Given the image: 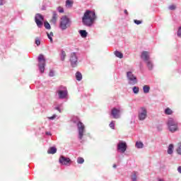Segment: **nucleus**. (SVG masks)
I'll list each match as a JSON object with an SVG mask.
<instances>
[{
    "label": "nucleus",
    "instance_id": "33",
    "mask_svg": "<svg viewBox=\"0 0 181 181\" xmlns=\"http://www.w3.org/2000/svg\"><path fill=\"white\" fill-rule=\"evenodd\" d=\"M66 6H71L73 5V2L70 0H66Z\"/></svg>",
    "mask_w": 181,
    "mask_h": 181
},
{
    "label": "nucleus",
    "instance_id": "35",
    "mask_svg": "<svg viewBox=\"0 0 181 181\" xmlns=\"http://www.w3.org/2000/svg\"><path fill=\"white\" fill-rule=\"evenodd\" d=\"M177 35L178 36V37H181V26L179 27L178 30L177 32Z\"/></svg>",
    "mask_w": 181,
    "mask_h": 181
},
{
    "label": "nucleus",
    "instance_id": "38",
    "mask_svg": "<svg viewBox=\"0 0 181 181\" xmlns=\"http://www.w3.org/2000/svg\"><path fill=\"white\" fill-rule=\"evenodd\" d=\"M49 77H54V71L51 70L49 74Z\"/></svg>",
    "mask_w": 181,
    "mask_h": 181
},
{
    "label": "nucleus",
    "instance_id": "36",
    "mask_svg": "<svg viewBox=\"0 0 181 181\" xmlns=\"http://www.w3.org/2000/svg\"><path fill=\"white\" fill-rule=\"evenodd\" d=\"M35 45H37V46H40V40L39 38H35Z\"/></svg>",
    "mask_w": 181,
    "mask_h": 181
},
{
    "label": "nucleus",
    "instance_id": "19",
    "mask_svg": "<svg viewBox=\"0 0 181 181\" xmlns=\"http://www.w3.org/2000/svg\"><path fill=\"white\" fill-rule=\"evenodd\" d=\"M76 78L78 81H81L83 79V75L80 73V71H77L76 73Z\"/></svg>",
    "mask_w": 181,
    "mask_h": 181
},
{
    "label": "nucleus",
    "instance_id": "37",
    "mask_svg": "<svg viewBox=\"0 0 181 181\" xmlns=\"http://www.w3.org/2000/svg\"><path fill=\"white\" fill-rule=\"evenodd\" d=\"M168 8H169L170 11H175V9H176V6H175V5L169 6Z\"/></svg>",
    "mask_w": 181,
    "mask_h": 181
},
{
    "label": "nucleus",
    "instance_id": "39",
    "mask_svg": "<svg viewBox=\"0 0 181 181\" xmlns=\"http://www.w3.org/2000/svg\"><path fill=\"white\" fill-rule=\"evenodd\" d=\"M134 22L136 25H141V23H142V21L139 20H134Z\"/></svg>",
    "mask_w": 181,
    "mask_h": 181
},
{
    "label": "nucleus",
    "instance_id": "11",
    "mask_svg": "<svg viewBox=\"0 0 181 181\" xmlns=\"http://www.w3.org/2000/svg\"><path fill=\"white\" fill-rule=\"evenodd\" d=\"M127 143L122 141H119L117 144V151H120L122 153H124L125 151H127Z\"/></svg>",
    "mask_w": 181,
    "mask_h": 181
},
{
    "label": "nucleus",
    "instance_id": "32",
    "mask_svg": "<svg viewBox=\"0 0 181 181\" xmlns=\"http://www.w3.org/2000/svg\"><path fill=\"white\" fill-rule=\"evenodd\" d=\"M133 93L138 94V93H139V88L138 86L133 87Z\"/></svg>",
    "mask_w": 181,
    "mask_h": 181
},
{
    "label": "nucleus",
    "instance_id": "17",
    "mask_svg": "<svg viewBox=\"0 0 181 181\" xmlns=\"http://www.w3.org/2000/svg\"><path fill=\"white\" fill-rule=\"evenodd\" d=\"M56 152H57V148H56V147H50L47 151V153H50L52 155H54Z\"/></svg>",
    "mask_w": 181,
    "mask_h": 181
},
{
    "label": "nucleus",
    "instance_id": "41",
    "mask_svg": "<svg viewBox=\"0 0 181 181\" xmlns=\"http://www.w3.org/2000/svg\"><path fill=\"white\" fill-rule=\"evenodd\" d=\"M54 110H57V111H59V112H62V110H60L59 107H55Z\"/></svg>",
    "mask_w": 181,
    "mask_h": 181
},
{
    "label": "nucleus",
    "instance_id": "44",
    "mask_svg": "<svg viewBox=\"0 0 181 181\" xmlns=\"http://www.w3.org/2000/svg\"><path fill=\"white\" fill-rule=\"evenodd\" d=\"M177 170H178V173H181V166H179V167L177 168Z\"/></svg>",
    "mask_w": 181,
    "mask_h": 181
},
{
    "label": "nucleus",
    "instance_id": "3",
    "mask_svg": "<svg viewBox=\"0 0 181 181\" xmlns=\"http://www.w3.org/2000/svg\"><path fill=\"white\" fill-rule=\"evenodd\" d=\"M70 26V18L66 16H63L60 19L59 28L62 30H66Z\"/></svg>",
    "mask_w": 181,
    "mask_h": 181
},
{
    "label": "nucleus",
    "instance_id": "20",
    "mask_svg": "<svg viewBox=\"0 0 181 181\" xmlns=\"http://www.w3.org/2000/svg\"><path fill=\"white\" fill-rule=\"evenodd\" d=\"M79 35H81V37H87V35H88V33L86 30H79Z\"/></svg>",
    "mask_w": 181,
    "mask_h": 181
},
{
    "label": "nucleus",
    "instance_id": "46",
    "mask_svg": "<svg viewBox=\"0 0 181 181\" xmlns=\"http://www.w3.org/2000/svg\"><path fill=\"white\" fill-rule=\"evenodd\" d=\"M113 168H117V165H116V164H114V165H113Z\"/></svg>",
    "mask_w": 181,
    "mask_h": 181
},
{
    "label": "nucleus",
    "instance_id": "30",
    "mask_svg": "<svg viewBox=\"0 0 181 181\" xmlns=\"http://www.w3.org/2000/svg\"><path fill=\"white\" fill-rule=\"evenodd\" d=\"M77 163H78L79 165H82V163H84V158L78 157L77 158Z\"/></svg>",
    "mask_w": 181,
    "mask_h": 181
},
{
    "label": "nucleus",
    "instance_id": "22",
    "mask_svg": "<svg viewBox=\"0 0 181 181\" xmlns=\"http://www.w3.org/2000/svg\"><path fill=\"white\" fill-rule=\"evenodd\" d=\"M149 90H151V87H149L148 85H145L143 87V91L145 94H148V93H149Z\"/></svg>",
    "mask_w": 181,
    "mask_h": 181
},
{
    "label": "nucleus",
    "instance_id": "47",
    "mask_svg": "<svg viewBox=\"0 0 181 181\" xmlns=\"http://www.w3.org/2000/svg\"><path fill=\"white\" fill-rule=\"evenodd\" d=\"M159 181H165V180H159Z\"/></svg>",
    "mask_w": 181,
    "mask_h": 181
},
{
    "label": "nucleus",
    "instance_id": "29",
    "mask_svg": "<svg viewBox=\"0 0 181 181\" xmlns=\"http://www.w3.org/2000/svg\"><path fill=\"white\" fill-rule=\"evenodd\" d=\"M177 153H178V155H181V143L177 144Z\"/></svg>",
    "mask_w": 181,
    "mask_h": 181
},
{
    "label": "nucleus",
    "instance_id": "12",
    "mask_svg": "<svg viewBox=\"0 0 181 181\" xmlns=\"http://www.w3.org/2000/svg\"><path fill=\"white\" fill-rule=\"evenodd\" d=\"M78 59L77 58V55L76 54V52H73L71 54V57H70L71 66H72L73 67H76L77 66V64L78 63Z\"/></svg>",
    "mask_w": 181,
    "mask_h": 181
},
{
    "label": "nucleus",
    "instance_id": "15",
    "mask_svg": "<svg viewBox=\"0 0 181 181\" xmlns=\"http://www.w3.org/2000/svg\"><path fill=\"white\" fill-rule=\"evenodd\" d=\"M51 22L54 24H56L57 22V13L56 11L52 12V18L51 20Z\"/></svg>",
    "mask_w": 181,
    "mask_h": 181
},
{
    "label": "nucleus",
    "instance_id": "1",
    "mask_svg": "<svg viewBox=\"0 0 181 181\" xmlns=\"http://www.w3.org/2000/svg\"><path fill=\"white\" fill-rule=\"evenodd\" d=\"M97 19V16H95V12L90 10H87L82 18V23L85 26L91 28L94 24V22Z\"/></svg>",
    "mask_w": 181,
    "mask_h": 181
},
{
    "label": "nucleus",
    "instance_id": "21",
    "mask_svg": "<svg viewBox=\"0 0 181 181\" xmlns=\"http://www.w3.org/2000/svg\"><path fill=\"white\" fill-rule=\"evenodd\" d=\"M115 55L116 56V57H119V59H122V57H124V54L119 51H115Z\"/></svg>",
    "mask_w": 181,
    "mask_h": 181
},
{
    "label": "nucleus",
    "instance_id": "7",
    "mask_svg": "<svg viewBox=\"0 0 181 181\" xmlns=\"http://www.w3.org/2000/svg\"><path fill=\"white\" fill-rule=\"evenodd\" d=\"M38 66L40 73H45V66H46V60H45V57L43 54H40L38 56Z\"/></svg>",
    "mask_w": 181,
    "mask_h": 181
},
{
    "label": "nucleus",
    "instance_id": "2",
    "mask_svg": "<svg viewBox=\"0 0 181 181\" xmlns=\"http://www.w3.org/2000/svg\"><path fill=\"white\" fill-rule=\"evenodd\" d=\"M168 129L170 132H176L179 129V123L173 118H169L167 122Z\"/></svg>",
    "mask_w": 181,
    "mask_h": 181
},
{
    "label": "nucleus",
    "instance_id": "18",
    "mask_svg": "<svg viewBox=\"0 0 181 181\" xmlns=\"http://www.w3.org/2000/svg\"><path fill=\"white\" fill-rule=\"evenodd\" d=\"M146 63L148 70H152L153 69V64L152 63L151 59H149L148 61H146Z\"/></svg>",
    "mask_w": 181,
    "mask_h": 181
},
{
    "label": "nucleus",
    "instance_id": "28",
    "mask_svg": "<svg viewBox=\"0 0 181 181\" xmlns=\"http://www.w3.org/2000/svg\"><path fill=\"white\" fill-rule=\"evenodd\" d=\"M44 26H45V29H47L48 30L52 28V27L50 26V24L47 21H45L44 23Z\"/></svg>",
    "mask_w": 181,
    "mask_h": 181
},
{
    "label": "nucleus",
    "instance_id": "34",
    "mask_svg": "<svg viewBox=\"0 0 181 181\" xmlns=\"http://www.w3.org/2000/svg\"><path fill=\"white\" fill-rule=\"evenodd\" d=\"M57 11L58 12H59V13H63L64 12V9L63 8V7L59 6L57 8Z\"/></svg>",
    "mask_w": 181,
    "mask_h": 181
},
{
    "label": "nucleus",
    "instance_id": "45",
    "mask_svg": "<svg viewBox=\"0 0 181 181\" xmlns=\"http://www.w3.org/2000/svg\"><path fill=\"white\" fill-rule=\"evenodd\" d=\"M124 13H125L126 15H128V11L124 10Z\"/></svg>",
    "mask_w": 181,
    "mask_h": 181
},
{
    "label": "nucleus",
    "instance_id": "27",
    "mask_svg": "<svg viewBox=\"0 0 181 181\" xmlns=\"http://www.w3.org/2000/svg\"><path fill=\"white\" fill-rule=\"evenodd\" d=\"M64 59H66V52L62 50L61 52V60L62 62H64Z\"/></svg>",
    "mask_w": 181,
    "mask_h": 181
},
{
    "label": "nucleus",
    "instance_id": "6",
    "mask_svg": "<svg viewBox=\"0 0 181 181\" xmlns=\"http://www.w3.org/2000/svg\"><path fill=\"white\" fill-rule=\"evenodd\" d=\"M77 127H78V139H83V136H84V132H86V126H84V124L83 122L78 121L77 122Z\"/></svg>",
    "mask_w": 181,
    "mask_h": 181
},
{
    "label": "nucleus",
    "instance_id": "42",
    "mask_svg": "<svg viewBox=\"0 0 181 181\" xmlns=\"http://www.w3.org/2000/svg\"><path fill=\"white\" fill-rule=\"evenodd\" d=\"M5 4V1L4 0H0V6H2Z\"/></svg>",
    "mask_w": 181,
    "mask_h": 181
},
{
    "label": "nucleus",
    "instance_id": "9",
    "mask_svg": "<svg viewBox=\"0 0 181 181\" xmlns=\"http://www.w3.org/2000/svg\"><path fill=\"white\" fill-rule=\"evenodd\" d=\"M121 112H122L121 107H113L111 110L110 115H112V118L115 119H118V118H120L121 117Z\"/></svg>",
    "mask_w": 181,
    "mask_h": 181
},
{
    "label": "nucleus",
    "instance_id": "16",
    "mask_svg": "<svg viewBox=\"0 0 181 181\" xmlns=\"http://www.w3.org/2000/svg\"><path fill=\"white\" fill-rule=\"evenodd\" d=\"M173 149H175V146H173V144H170L167 151L168 155H172V153H173Z\"/></svg>",
    "mask_w": 181,
    "mask_h": 181
},
{
    "label": "nucleus",
    "instance_id": "23",
    "mask_svg": "<svg viewBox=\"0 0 181 181\" xmlns=\"http://www.w3.org/2000/svg\"><path fill=\"white\" fill-rule=\"evenodd\" d=\"M136 147H137L138 149H142V148H144V143H142L141 141H136Z\"/></svg>",
    "mask_w": 181,
    "mask_h": 181
},
{
    "label": "nucleus",
    "instance_id": "40",
    "mask_svg": "<svg viewBox=\"0 0 181 181\" xmlns=\"http://www.w3.org/2000/svg\"><path fill=\"white\" fill-rule=\"evenodd\" d=\"M55 118H57V115H54L53 116L48 117V119L51 120L55 119Z\"/></svg>",
    "mask_w": 181,
    "mask_h": 181
},
{
    "label": "nucleus",
    "instance_id": "8",
    "mask_svg": "<svg viewBox=\"0 0 181 181\" xmlns=\"http://www.w3.org/2000/svg\"><path fill=\"white\" fill-rule=\"evenodd\" d=\"M127 77L129 81V84H130V86H135V84L138 83L136 76H135L134 74H132V71H128L127 73Z\"/></svg>",
    "mask_w": 181,
    "mask_h": 181
},
{
    "label": "nucleus",
    "instance_id": "25",
    "mask_svg": "<svg viewBox=\"0 0 181 181\" xmlns=\"http://www.w3.org/2000/svg\"><path fill=\"white\" fill-rule=\"evenodd\" d=\"M173 113V112L169 107H168L165 110V114H166V115H172Z\"/></svg>",
    "mask_w": 181,
    "mask_h": 181
},
{
    "label": "nucleus",
    "instance_id": "26",
    "mask_svg": "<svg viewBox=\"0 0 181 181\" xmlns=\"http://www.w3.org/2000/svg\"><path fill=\"white\" fill-rule=\"evenodd\" d=\"M138 180V175L136 173H133L132 175V181H137Z\"/></svg>",
    "mask_w": 181,
    "mask_h": 181
},
{
    "label": "nucleus",
    "instance_id": "5",
    "mask_svg": "<svg viewBox=\"0 0 181 181\" xmlns=\"http://www.w3.org/2000/svg\"><path fill=\"white\" fill-rule=\"evenodd\" d=\"M146 117H148V110L144 107H140L138 111L139 120L145 121V119H146Z\"/></svg>",
    "mask_w": 181,
    "mask_h": 181
},
{
    "label": "nucleus",
    "instance_id": "10",
    "mask_svg": "<svg viewBox=\"0 0 181 181\" xmlns=\"http://www.w3.org/2000/svg\"><path fill=\"white\" fill-rule=\"evenodd\" d=\"M35 19L37 26H38V28H42V26H43L42 21H45V18L43 17V16L37 13L36 14Z\"/></svg>",
    "mask_w": 181,
    "mask_h": 181
},
{
    "label": "nucleus",
    "instance_id": "24",
    "mask_svg": "<svg viewBox=\"0 0 181 181\" xmlns=\"http://www.w3.org/2000/svg\"><path fill=\"white\" fill-rule=\"evenodd\" d=\"M47 36L48 37V39H49L50 42L53 43V32H50V33H47Z\"/></svg>",
    "mask_w": 181,
    "mask_h": 181
},
{
    "label": "nucleus",
    "instance_id": "4",
    "mask_svg": "<svg viewBox=\"0 0 181 181\" xmlns=\"http://www.w3.org/2000/svg\"><path fill=\"white\" fill-rule=\"evenodd\" d=\"M57 93L58 94V97L60 100H64V98H67L69 92L67 91V88L61 86L58 88Z\"/></svg>",
    "mask_w": 181,
    "mask_h": 181
},
{
    "label": "nucleus",
    "instance_id": "14",
    "mask_svg": "<svg viewBox=\"0 0 181 181\" xmlns=\"http://www.w3.org/2000/svg\"><path fill=\"white\" fill-rule=\"evenodd\" d=\"M141 59L144 60L145 62H148L150 60L149 58V52L144 51L141 53Z\"/></svg>",
    "mask_w": 181,
    "mask_h": 181
},
{
    "label": "nucleus",
    "instance_id": "31",
    "mask_svg": "<svg viewBox=\"0 0 181 181\" xmlns=\"http://www.w3.org/2000/svg\"><path fill=\"white\" fill-rule=\"evenodd\" d=\"M109 127L112 129H115V121H112L110 124Z\"/></svg>",
    "mask_w": 181,
    "mask_h": 181
},
{
    "label": "nucleus",
    "instance_id": "13",
    "mask_svg": "<svg viewBox=\"0 0 181 181\" xmlns=\"http://www.w3.org/2000/svg\"><path fill=\"white\" fill-rule=\"evenodd\" d=\"M59 163H61V165H69L71 163V160L67 157H64V156H61L59 158Z\"/></svg>",
    "mask_w": 181,
    "mask_h": 181
},
{
    "label": "nucleus",
    "instance_id": "43",
    "mask_svg": "<svg viewBox=\"0 0 181 181\" xmlns=\"http://www.w3.org/2000/svg\"><path fill=\"white\" fill-rule=\"evenodd\" d=\"M46 135H48L49 136H52V133L50 132H46Z\"/></svg>",
    "mask_w": 181,
    "mask_h": 181
}]
</instances>
